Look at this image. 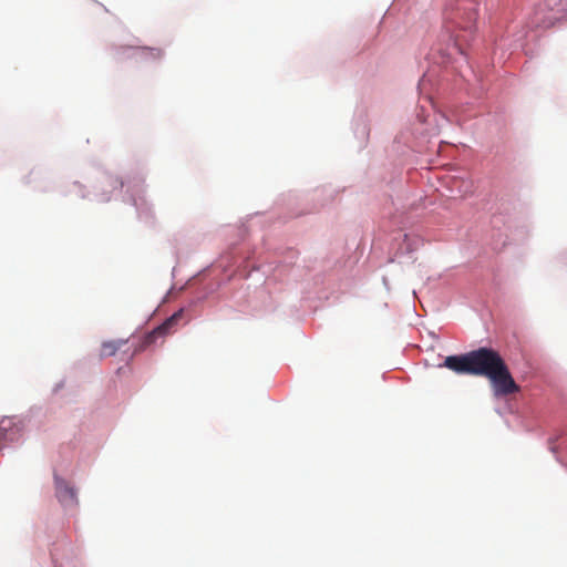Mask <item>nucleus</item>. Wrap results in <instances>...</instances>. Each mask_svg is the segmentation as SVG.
I'll return each mask as SVG.
<instances>
[{
  "instance_id": "obj_1",
  "label": "nucleus",
  "mask_w": 567,
  "mask_h": 567,
  "mask_svg": "<svg viewBox=\"0 0 567 567\" xmlns=\"http://www.w3.org/2000/svg\"><path fill=\"white\" fill-rule=\"evenodd\" d=\"M443 367L457 374L487 378L496 396H505L519 391L504 359L492 348L482 347L465 354L449 355L445 358Z\"/></svg>"
},
{
  "instance_id": "obj_7",
  "label": "nucleus",
  "mask_w": 567,
  "mask_h": 567,
  "mask_svg": "<svg viewBox=\"0 0 567 567\" xmlns=\"http://www.w3.org/2000/svg\"><path fill=\"white\" fill-rule=\"evenodd\" d=\"M127 344V340L118 339L105 341L101 346V358H107L114 355L122 347Z\"/></svg>"
},
{
  "instance_id": "obj_6",
  "label": "nucleus",
  "mask_w": 567,
  "mask_h": 567,
  "mask_svg": "<svg viewBox=\"0 0 567 567\" xmlns=\"http://www.w3.org/2000/svg\"><path fill=\"white\" fill-rule=\"evenodd\" d=\"M163 50L157 48H133L128 58L136 62L146 61L148 59L157 60L163 56Z\"/></svg>"
},
{
  "instance_id": "obj_3",
  "label": "nucleus",
  "mask_w": 567,
  "mask_h": 567,
  "mask_svg": "<svg viewBox=\"0 0 567 567\" xmlns=\"http://www.w3.org/2000/svg\"><path fill=\"white\" fill-rule=\"evenodd\" d=\"M556 6L557 0H544L542 3H539L535 8L534 14L532 17V28L547 29L553 27L555 22L559 19L558 16L551 13Z\"/></svg>"
},
{
  "instance_id": "obj_4",
  "label": "nucleus",
  "mask_w": 567,
  "mask_h": 567,
  "mask_svg": "<svg viewBox=\"0 0 567 567\" xmlns=\"http://www.w3.org/2000/svg\"><path fill=\"white\" fill-rule=\"evenodd\" d=\"M55 494L59 502L65 506L71 507L78 505L76 491L63 478L55 476Z\"/></svg>"
},
{
  "instance_id": "obj_5",
  "label": "nucleus",
  "mask_w": 567,
  "mask_h": 567,
  "mask_svg": "<svg viewBox=\"0 0 567 567\" xmlns=\"http://www.w3.org/2000/svg\"><path fill=\"white\" fill-rule=\"evenodd\" d=\"M183 315V309L173 313L147 337L146 343H150L152 341L150 339H152L155 336H165L171 333V331L177 326L178 321L182 319Z\"/></svg>"
},
{
  "instance_id": "obj_2",
  "label": "nucleus",
  "mask_w": 567,
  "mask_h": 567,
  "mask_svg": "<svg viewBox=\"0 0 567 567\" xmlns=\"http://www.w3.org/2000/svg\"><path fill=\"white\" fill-rule=\"evenodd\" d=\"M477 13L472 4L463 1L456 10L447 18L445 30L451 34L454 47L463 53V42L472 39Z\"/></svg>"
}]
</instances>
